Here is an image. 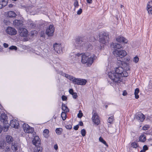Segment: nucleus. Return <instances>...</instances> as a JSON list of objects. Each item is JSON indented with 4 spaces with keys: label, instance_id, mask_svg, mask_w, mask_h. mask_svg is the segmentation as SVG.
<instances>
[{
    "label": "nucleus",
    "instance_id": "37",
    "mask_svg": "<svg viewBox=\"0 0 152 152\" xmlns=\"http://www.w3.org/2000/svg\"><path fill=\"white\" fill-rule=\"evenodd\" d=\"M81 133L82 136L84 137L85 136L86 134V131L85 129H83L81 130Z\"/></svg>",
    "mask_w": 152,
    "mask_h": 152
},
{
    "label": "nucleus",
    "instance_id": "7",
    "mask_svg": "<svg viewBox=\"0 0 152 152\" xmlns=\"http://www.w3.org/2000/svg\"><path fill=\"white\" fill-rule=\"evenodd\" d=\"M23 127L24 132L27 133H32L34 131L33 128L27 124L24 123Z\"/></svg>",
    "mask_w": 152,
    "mask_h": 152
},
{
    "label": "nucleus",
    "instance_id": "16",
    "mask_svg": "<svg viewBox=\"0 0 152 152\" xmlns=\"http://www.w3.org/2000/svg\"><path fill=\"white\" fill-rule=\"evenodd\" d=\"M116 40L117 41L119 42H123L126 43L128 42V40L122 36H118L116 37Z\"/></svg>",
    "mask_w": 152,
    "mask_h": 152
},
{
    "label": "nucleus",
    "instance_id": "30",
    "mask_svg": "<svg viewBox=\"0 0 152 152\" xmlns=\"http://www.w3.org/2000/svg\"><path fill=\"white\" fill-rule=\"evenodd\" d=\"M49 133V131L48 129H45L43 131V135L45 137H47L48 136V134Z\"/></svg>",
    "mask_w": 152,
    "mask_h": 152
},
{
    "label": "nucleus",
    "instance_id": "43",
    "mask_svg": "<svg viewBox=\"0 0 152 152\" xmlns=\"http://www.w3.org/2000/svg\"><path fill=\"white\" fill-rule=\"evenodd\" d=\"M139 60V59L138 57L137 56L135 57L133 59V61H134L135 63H137L138 62Z\"/></svg>",
    "mask_w": 152,
    "mask_h": 152
},
{
    "label": "nucleus",
    "instance_id": "48",
    "mask_svg": "<svg viewBox=\"0 0 152 152\" xmlns=\"http://www.w3.org/2000/svg\"><path fill=\"white\" fill-rule=\"evenodd\" d=\"M79 128V126L77 124L74 126L73 127L74 129L75 130H77Z\"/></svg>",
    "mask_w": 152,
    "mask_h": 152
},
{
    "label": "nucleus",
    "instance_id": "6",
    "mask_svg": "<svg viewBox=\"0 0 152 152\" xmlns=\"http://www.w3.org/2000/svg\"><path fill=\"white\" fill-rule=\"evenodd\" d=\"M55 28L53 25H50L46 29L45 34L48 37H51L53 35Z\"/></svg>",
    "mask_w": 152,
    "mask_h": 152
},
{
    "label": "nucleus",
    "instance_id": "63",
    "mask_svg": "<svg viewBox=\"0 0 152 152\" xmlns=\"http://www.w3.org/2000/svg\"><path fill=\"white\" fill-rule=\"evenodd\" d=\"M149 88H151V85L150 84H149Z\"/></svg>",
    "mask_w": 152,
    "mask_h": 152
},
{
    "label": "nucleus",
    "instance_id": "27",
    "mask_svg": "<svg viewBox=\"0 0 152 152\" xmlns=\"http://www.w3.org/2000/svg\"><path fill=\"white\" fill-rule=\"evenodd\" d=\"M99 140L100 142L103 143L106 146L108 147V145L106 142L104 140V139L101 137H100L99 138Z\"/></svg>",
    "mask_w": 152,
    "mask_h": 152
},
{
    "label": "nucleus",
    "instance_id": "23",
    "mask_svg": "<svg viewBox=\"0 0 152 152\" xmlns=\"http://www.w3.org/2000/svg\"><path fill=\"white\" fill-rule=\"evenodd\" d=\"M21 22V21L20 20H15L13 21V23L15 26H20L22 24Z\"/></svg>",
    "mask_w": 152,
    "mask_h": 152
},
{
    "label": "nucleus",
    "instance_id": "8",
    "mask_svg": "<svg viewBox=\"0 0 152 152\" xmlns=\"http://www.w3.org/2000/svg\"><path fill=\"white\" fill-rule=\"evenodd\" d=\"M92 119L93 122L97 125H98L100 124V121L99 117L98 114L96 113H94L93 115Z\"/></svg>",
    "mask_w": 152,
    "mask_h": 152
},
{
    "label": "nucleus",
    "instance_id": "61",
    "mask_svg": "<svg viewBox=\"0 0 152 152\" xmlns=\"http://www.w3.org/2000/svg\"><path fill=\"white\" fill-rule=\"evenodd\" d=\"M140 152H145V151L143 149L141 150Z\"/></svg>",
    "mask_w": 152,
    "mask_h": 152
},
{
    "label": "nucleus",
    "instance_id": "58",
    "mask_svg": "<svg viewBox=\"0 0 152 152\" xmlns=\"http://www.w3.org/2000/svg\"><path fill=\"white\" fill-rule=\"evenodd\" d=\"M3 45L4 47L5 48H7L8 47V45L6 43H4L3 44Z\"/></svg>",
    "mask_w": 152,
    "mask_h": 152
},
{
    "label": "nucleus",
    "instance_id": "40",
    "mask_svg": "<svg viewBox=\"0 0 152 152\" xmlns=\"http://www.w3.org/2000/svg\"><path fill=\"white\" fill-rule=\"evenodd\" d=\"M77 117L79 118H81L83 116V114L81 110L79 111V113L77 114Z\"/></svg>",
    "mask_w": 152,
    "mask_h": 152
},
{
    "label": "nucleus",
    "instance_id": "53",
    "mask_svg": "<svg viewBox=\"0 0 152 152\" xmlns=\"http://www.w3.org/2000/svg\"><path fill=\"white\" fill-rule=\"evenodd\" d=\"M78 125L79 126H83V122L82 121H80L79 122V124H78Z\"/></svg>",
    "mask_w": 152,
    "mask_h": 152
},
{
    "label": "nucleus",
    "instance_id": "17",
    "mask_svg": "<svg viewBox=\"0 0 152 152\" xmlns=\"http://www.w3.org/2000/svg\"><path fill=\"white\" fill-rule=\"evenodd\" d=\"M0 118L1 121L3 122L4 124H7L8 123L7 120L8 118L5 114L4 113L1 114Z\"/></svg>",
    "mask_w": 152,
    "mask_h": 152
},
{
    "label": "nucleus",
    "instance_id": "13",
    "mask_svg": "<svg viewBox=\"0 0 152 152\" xmlns=\"http://www.w3.org/2000/svg\"><path fill=\"white\" fill-rule=\"evenodd\" d=\"M19 123L16 120H12L10 121V125L12 127L15 128H18L19 127Z\"/></svg>",
    "mask_w": 152,
    "mask_h": 152
},
{
    "label": "nucleus",
    "instance_id": "2",
    "mask_svg": "<svg viewBox=\"0 0 152 152\" xmlns=\"http://www.w3.org/2000/svg\"><path fill=\"white\" fill-rule=\"evenodd\" d=\"M81 56V62L83 64L87 63L88 66H91L96 58V56L93 53L87 52L84 53H78L77 56L78 57Z\"/></svg>",
    "mask_w": 152,
    "mask_h": 152
},
{
    "label": "nucleus",
    "instance_id": "34",
    "mask_svg": "<svg viewBox=\"0 0 152 152\" xmlns=\"http://www.w3.org/2000/svg\"><path fill=\"white\" fill-rule=\"evenodd\" d=\"M62 129L61 128H56V132L57 134H60L61 133Z\"/></svg>",
    "mask_w": 152,
    "mask_h": 152
},
{
    "label": "nucleus",
    "instance_id": "60",
    "mask_svg": "<svg viewBox=\"0 0 152 152\" xmlns=\"http://www.w3.org/2000/svg\"><path fill=\"white\" fill-rule=\"evenodd\" d=\"M13 5H14L13 4H10L9 5V7H13Z\"/></svg>",
    "mask_w": 152,
    "mask_h": 152
},
{
    "label": "nucleus",
    "instance_id": "42",
    "mask_svg": "<svg viewBox=\"0 0 152 152\" xmlns=\"http://www.w3.org/2000/svg\"><path fill=\"white\" fill-rule=\"evenodd\" d=\"M74 5L75 7V8H77L79 6L78 4V1L77 0H75V2L74 3Z\"/></svg>",
    "mask_w": 152,
    "mask_h": 152
},
{
    "label": "nucleus",
    "instance_id": "14",
    "mask_svg": "<svg viewBox=\"0 0 152 152\" xmlns=\"http://www.w3.org/2000/svg\"><path fill=\"white\" fill-rule=\"evenodd\" d=\"M53 48L54 50L58 53H60L62 52V50L61 49V45L59 44L56 43L53 45Z\"/></svg>",
    "mask_w": 152,
    "mask_h": 152
},
{
    "label": "nucleus",
    "instance_id": "54",
    "mask_svg": "<svg viewBox=\"0 0 152 152\" xmlns=\"http://www.w3.org/2000/svg\"><path fill=\"white\" fill-rule=\"evenodd\" d=\"M122 94L124 96H126L127 94V93L126 91H124L123 92Z\"/></svg>",
    "mask_w": 152,
    "mask_h": 152
},
{
    "label": "nucleus",
    "instance_id": "64",
    "mask_svg": "<svg viewBox=\"0 0 152 152\" xmlns=\"http://www.w3.org/2000/svg\"><path fill=\"white\" fill-rule=\"evenodd\" d=\"M123 7H124V6L122 5H121V7L122 8Z\"/></svg>",
    "mask_w": 152,
    "mask_h": 152
},
{
    "label": "nucleus",
    "instance_id": "46",
    "mask_svg": "<svg viewBox=\"0 0 152 152\" xmlns=\"http://www.w3.org/2000/svg\"><path fill=\"white\" fill-rule=\"evenodd\" d=\"M82 12V10L81 8H80L77 11V14L78 15H80Z\"/></svg>",
    "mask_w": 152,
    "mask_h": 152
},
{
    "label": "nucleus",
    "instance_id": "21",
    "mask_svg": "<svg viewBox=\"0 0 152 152\" xmlns=\"http://www.w3.org/2000/svg\"><path fill=\"white\" fill-rule=\"evenodd\" d=\"M69 94L72 96L73 98L74 99H76L77 98L78 96L76 92H74L72 88L70 89L69 90Z\"/></svg>",
    "mask_w": 152,
    "mask_h": 152
},
{
    "label": "nucleus",
    "instance_id": "25",
    "mask_svg": "<svg viewBox=\"0 0 152 152\" xmlns=\"http://www.w3.org/2000/svg\"><path fill=\"white\" fill-rule=\"evenodd\" d=\"M139 92V89L138 88H136L135 90L134 94L135 95V97L136 99H137L139 98V96L138 95Z\"/></svg>",
    "mask_w": 152,
    "mask_h": 152
},
{
    "label": "nucleus",
    "instance_id": "55",
    "mask_svg": "<svg viewBox=\"0 0 152 152\" xmlns=\"http://www.w3.org/2000/svg\"><path fill=\"white\" fill-rule=\"evenodd\" d=\"M30 25L31 28H34L35 26L34 24L33 23H31Z\"/></svg>",
    "mask_w": 152,
    "mask_h": 152
},
{
    "label": "nucleus",
    "instance_id": "10",
    "mask_svg": "<svg viewBox=\"0 0 152 152\" xmlns=\"http://www.w3.org/2000/svg\"><path fill=\"white\" fill-rule=\"evenodd\" d=\"M145 118V115L141 113H138L135 115V118L139 121L142 122Z\"/></svg>",
    "mask_w": 152,
    "mask_h": 152
},
{
    "label": "nucleus",
    "instance_id": "19",
    "mask_svg": "<svg viewBox=\"0 0 152 152\" xmlns=\"http://www.w3.org/2000/svg\"><path fill=\"white\" fill-rule=\"evenodd\" d=\"M18 143L17 142H15L12 143L11 148L13 152L15 151L18 150Z\"/></svg>",
    "mask_w": 152,
    "mask_h": 152
},
{
    "label": "nucleus",
    "instance_id": "4",
    "mask_svg": "<svg viewBox=\"0 0 152 152\" xmlns=\"http://www.w3.org/2000/svg\"><path fill=\"white\" fill-rule=\"evenodd\" d=\"M113 53L116 56L117 60L119 61H121L123 60V58L126 56L127 54L125 50H121L114 51Z\"/></svg>",
    "mask_w": 152,
    "mask_h": 152
},
{
    "label": "nucleus",
    "instance_id": "51",
    "mask_svg": "<svg viewBox=\"0 0 152 152\" xmlns=\"http://www.w3.org/2000/svg\"><path fill=\"white\" fill-rule=\"evenodd\" d=\"M148 127H147V126H143L142 128V129L144 130H146L148 129Z\"/></svg>",
    "mask_w": 152,
    "mask_h": 152
},
{
    "label": "nucleus",
    "instance_id": "1",
    "mask_svg": "<svg viewBox=\"0 0 152 152\" xmlns=\"http://www.w3.org/2000/svg\"><path fill=\"white\" fill-rule=\"evenodd\" d=\"M123 60L120 61L121 65L115 69L113 72H110L109 74L110 78L107 79L108 83L111 86H113L114 83H120L121 77H127L128 74L126 71L130 70V67L129 64L126 62L129 61L130 58H123Z\"/></svg>",
    "mask_w": 152,
    "mask_h": 152
},
{
    "label": "nucleus",
    "instance_id": "41",
    "mask_svg": "<svg viewBox=\"0 0 152 152\" xmlns=\"http://www.w3.org/2000/svg\"><path fill=\"white\" fill-rule=\"evenodd\" d=\"M37 151H35L34 152H41L42 150V148L41 147L39 146H37Z\"/></svg>",
    "mask_w": 152,
    "mask_h": 152
},
{
    "label": "nucleus",
    "instance_id": "56",
    "mask_svg": "<svg viewBox=\"0 0 152 152\" xmlns=\"http://www.w3.org/2000/svg\"><path fill=\"white\" fill-rule=\"evenodd\" d=\"M86 1L89 4H91L92 2V0H86Z\"/></svg>",
    "mask_w": 152,
    "mask_h": 152
},
{
    "label": "nucleus",
    "instance_id": "15",
    "mask_svg": "<svg viewBox=\"0 0 152 152\" xmlns=\"http://www.w3.org/2000/svg\"><path fill=\"white\" fill-rule=\"evenodd\" d=\"M40 140L39 137L35 136L33 139L32 142L36 146H39L40 145Z\"/></svg>",
    "mask_w": 152,
    "mask_h": 152
},
{
    "label": "nucleus",
    "instance_id": "47",
    "mask_svg": "<svg viewBox=\"0 0 152 152\" xmlns=\"http://www.w3.org/2000/svg\"><path fill=\"white\" fill-rule=\"evenodd\" d=\"M143 149L146 151L148 149V148L146 145H145L143 147Z\"/></svg>",
    "mask_w": 152,
    "mask_h": 152
},
{
    "label": "nucleus",
    "instance_id": "52",
    "mask_svg": "<svg viewBox=\"0 0 152 152\" xmlns=\"http://www.w3.org/2000/svg\"><path fill=\"white\" fill-rule=\"evenodd\" d=\"M54 148L56 150H57L58 149V146L57 145H55L54 146Z\"/></svg>",
    "mask_w": 152,
    "mask_h": 152
},
{
    "label": "nucleus",
    "instance_id": "59",
    "mask_svg": "<svg viewBox=\"0 0 152 152\" xmlns=\"http://www.w3.org/2000/svg\"><path fill=\"white\" fill-rule=\"evenodd\" d=\"M2 130V128L1 125H0V133H1Z\"/></svg>",
    "mask_w": 152,
    "mask_h": 152
},
{
    "label": "nucleus",
    "instance_id": "5",
    "mask_svg": "<svg viewBox=\"0 0 152 152\" xmlns=\"http://www.w3.org/2000/svg\"><path fill=\"white\" fill-rule=\"evenodd\" d=\"M99 42L104 44L108 41L109 39V35L107 33L105 32L101 33L99 35Z\"/></svg>",
    "mask_w": 152,
    "mask_h": 152
},
{
    "label": "nucleus",
    "instance_id": "32",
    "mask_svg": "<svg viewBox=\"0 0 152 152\" xmlns=\"http://www.w3.org/2000/svg\"><path fill=\"white\" fill-rule=\"evenodd\" d=\"M3 149H4V152H11L10 149L8 146H6Z\"/></svg>",
    "mask_w": 152,
    "mask_h": 152
},
{
    "label": "nucleus",
    "instance_id": "26",
    "mask_svg": "<svg viewBox=\"0 0 152 152\" xmlns=\"http://www.w3.org/2000/svg\"><path fill=\"white\" fill-rule=\"evenodd\" d=\"M87 82V80L85 79H80V83L79 85H85Z\"/></svg>",
    "mask_w": 152,
    "mask_h": 152
},
{
    "label": "nucleus",
    "instance_id": "18",
    "mask_svg": "<svg viewBox=\"0 0 152 152\" xmlns=\"http://www.w3.org/2000/svg\"><path fill=\"white\" fill-rule=\"evenodd\" d=\"M8 0H0V9L6 6L8 3Z\"/></svg>",
    "mask_w": 152,
    "mask_h": 152
},
{
    "label": "nucleus",
    "instance_id": "62",
    "mask_svg": "<svg viewBox=\"0 0 152 152\" xmlns=\"http://www.w3.org/2000/svg\"><path fill=\"white\" fill-rule=\"evenodd\" d=\"M69 112V109L67 107V113Z\"/></svg>",
    "mask_w": 152,
    "mask_h": 152
},
{
    "label": "nucleus",
    "instance_id": "49",
    "mask_svg": "<svg viewBox=\"0 0 152 152\" xmlns=\"http://www.w3.org/2000/svg\"><path fill=\"white\" fill-rule=\"evenodd\" d=\"M61 98L63 101H66V96L64 95H63L61 97Z\"/></svg>",
    "mask_w": 152,
    "mask_h": 152
},
{
    "label": "nucleus",
    "instance_id": "22",
    "mask_svg": "<svg viewBox=\"0 0 152 152\" xmlns=\"http://www.w3.org/2000/svg\"><path fill=\"white\" fill-rule=\"evenodd\" d=\"M16 16V13L13 11H9L8 12L7 17L10 18L15 17Z\"/></svg>",
    "mask_w": 152,
    "mask_h": 152
},
{
    "label": "nucleus",
    "instance_id": "36",
    "mask_svg": "<svg viewBox=\"0 0 152 152\" xmlns=\"http://www.w3.org/2000/svg\"><path fill=\"white\" fill-rule=\"evenodd\" d=\"M113 120V116H112L109 118L107 119V122L110 124H111Z\"/></svg>",
    "mask_w": 152,
    "mask_h": 152
},
{
    "label": "nucleus",
    "instance_id": "31",
    "mask_svg": "<svg viewBox=\"0 0 152 152\" xmlns=\"http://www.w3.org/2000/svg\"><path fill=\"white\" fill-rule=\"evenodd\" d=\"M6 143L3 141H0V148L3 149L6 146Z\"/></svg>",
    "mask_w": 152,
    "mask_h": 152
},
{
    "label": "nucleus",
    "instance_id": "33",
    "mask_svg": "<svg viewBox=\"0 0 152 152\" xmlns=\"http://www.w3.org/2000/svg\"><path fill=\"white\" fill-rule=\"evenodd\" d=\"M62 112H66V104H64L62 103Z\"/></svg>",
    "mask_w": 152,
    "mask_h": 152
},
{
    "label": "nucleus",
    "instance_id": "50",
    "mask_svg": "<svg viewBox=\"0 0 152 152\" xmlns=\"http://www.w3.org/2000/svg\"><path fill=\"white\" fill-rule=\"evenodd\" d=\"M112 2H113L112 4L113 5H115L117 2V0H112Z\"/></svg>",
    "mask_w": 152,
    "mask_h": 152
},
{
    "label": "nucleus",
    "instance_id": "29",
    "mask_svg": "<svg viewBox=\"0 0 152 152\" xmlns=\"http://www.w3.org/2000/svg\"><path fill=\"white\" fill-rule=\"evenodd\" d=\"M63 120H65L66 118V112H62L61 115Z\"/></svg>",
    "mask_w": 152,
    "mask_h": 152
},
{
    "label": "nucleus",
    "instance_id": "45",
    "mask_svg": "<svg viewBox=\"0 0 152 152\" xmlns=\"http://www.w3.org/2000/svg\"><path fill=\"white\" fill-rule=\"evenodd\" d=\"M58 73L60 75H61L64 77H66V74L65 73L63 72L62 71H60L58 72Z\"/></svg>",
    "mask_w": 152,
    "mask_h": 152
},
{
    "label": "nucleus",
    "instance_id": "38",
    "mask_svg": "<svg viewBox=\"0 0 152 152\" xmlns=\"http://www.w3.org/2000/svg\"><path fill=\"white\" fill-rule=\"evenodd\" d=\"M131 145L133 148H136L138 146L137 143L135 142H132L131 143Z\"/></svg>",
    "mask_w": 152,
    "mask_h": 152
},
{
    "label": "nucleus",
    "instance_id": "39",
    "mask_svg": "<svg viewBox=\"0 0 152 152\" xmlns=\"http://www.w3.org/2000/svg\"><path fill=\"white\" fill-rule=\"evenodd\" d=\"M40 37H42L44 38H45V32L43 31H41L40 34Z\"/></svg>",
    "mask_w": 152,
    "mask_h": 152
},
{
    "label": "nucleus",
    "instance_id": "11",
    "mask_svg": "<svg viewBox=\"0 0 152 152\" xmlns=\"http://www.w3.org/2000/svg\"><path fill=\"white\" fill-rule=\"evenodd\" d=\"M111 47L114 49V50H115L114 51L120 50L121 48H123L122 45L116 42L113 43L111 44Z\"/></svg>",
    "mask_w": 152,
    "mask_h": 152
},
{
    "label": "nucleus",
    "instance_id": "24",
    "mask_svg": "<svg viewBox=\"0 0 152 152\" xmlns=\"http://www.w3.org/2000/svg\"><path fill=\"white\" fill-rule=\"evenodd\" d=\"M146 140V136L144 134L141 135L139 137V141L140 142H144Z\"/></svg>",
    "mask_w": 152,
    "mask_h": 152
},
{
    "label": "nucleus",
    "instance_id": "44",
    "mask_svg": "<svg viewBox=\"0 0 152 152\" xmlns=\"http://www.w3.org/2000/svg\"><path fill=\"white\" fill-rule=\"evenodd\" d=\"M9 49L11 50H17V47L15 46H12L9 47Z\"/></svg>",
    "mask_w": 152,
    "mask_h": 152
},
{
    "label": "nucleus",
    "instance_id": "9",
    "mask_svg": "<svg viewBox=\"0 0 152 152\" xmlns=\"http://www.w3.org/2000/svg\"><path fill=\"white\" fill-rule=\"evenodd\" d=\"M6 32L7 34L11 35H14L17 33V31L15 28L10 26L7 28Z\"/></svg>",
    "mask_w": 152,
    "mask_h": 152
},
{
    "label": "nucleus",
    "instance_id": "57",
    "mask_svg": "<svg viewBox=\"0 0 152 152\" xmlns=\"http://www.w3.org/2000/svg\"><path fill=\"white\" fill-rule=\"evenodd\" d=\"M72 126L71 125H67V129H70L72 128Z\"/></svg>",
    "mask_w": 152,
    "mask_h": 152
},
{
    "label": "nucleus",
    "instance_id": "28",
    "mask_svg": "<svg viewBox=\"0 0 152 152\" xmlns=\"http://www.w3.org/2000/svg\"><path fill=\"white\" fill-rule=\"evenodd\" d=\"M80 78H75L74 80H73V83L74 84L79 85L80 84Z\"/></svg>",
    "mask_w": 152,
    "mask_h": 152
},
{
    "label": "nucleus",
    "instance_id": "3",
    "mask_svg": "<svg viewBox=\"0 0 152 152\" xmlns=\"http://www.w3.org/2000/svg\"><path fill=\"white\" fill-rule=\"evenodd\" d=\"M75 45L79 47L80 49L86 50H90L92 48L91 44L87 40L86 37H78L76 38Z\"/></svg>",
    "mask_w": 152,
    "mask_h": 152
},
{
    "label": "nucleus",
    "instance_id": "12",
    "mask_svg": "<svg viewBox=\"0 0 152 152\" xmlns=\"http://www.w3.org/2000/svg\"><path fill=\"white\" fill-rule=\"evenodd\" d=\"M19 32L20 35L21 37H26L28 35V31L27 30L24 28H19Z\"/></svg>",
    "mask_w": 152,
    "mask_h": 152
},
{
    "label": "nucleus",
    "instance_id": "35",
    "mask_svg": "<svg viewBox=\"0 0 152 152\" xmlns=\"http://www.w3.org/2000/svg\"><path fill=\"white\" fill-rule=\"evenodd\" d=\"M75 78L73 76L67 74V79L71 81H72V82L73 80H74Z\"/></svg>",
    "mask_w": 152,
    "mask_h": 152
},
{
    "label": "nucleus",
    "instance_id": "20",
    "mask_svg": "<svg viewBox=\"0 0 152 152\" xmlns=\"http://www.w3.org/2000/svg\"><path fill=\"white\" fill-rule=\"evenodd\" d=\"M7 142L9 144H12L13 142L14 139L12 136L10 135H7L6 137Z\"/></svg>",
    "mask_w": 152,
    "mask_h": 152
}]
</instances>
